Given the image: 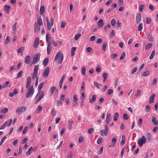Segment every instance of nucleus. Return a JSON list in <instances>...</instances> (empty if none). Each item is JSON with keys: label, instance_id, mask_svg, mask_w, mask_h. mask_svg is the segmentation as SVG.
I'll use <instances>...</instances> for the list:
<instances>
[{"label": "nucleus", "instance_id": "nucleus-45", "mask_svg": "<svg viewBox=\"0 0 158 158\" xmlns=\"http://www.w3.org/2000/svg\"><path fill=\"white\" fill-rule=\"evenodd\" d=\"M8 111V109L7 108H4L2 110H1V113H7Z\"/></svg>", "mask_w": 158, "mask_h": 158}, {"label": "nucleus", "instance_id": "nucleus-15", "mask_svg": "<svg viewBox=\"0 0 158 158\" xmlns=\"http://www.w3.org/2000/svg\"><path fill=\"white\" fill-rule=\"evenodd\" d=\"M31 60V57L29 55H27L26 56L25 59V62L27 64H29L30 63Z\"/></svg>", "mask_w": 158, "mask_h": 158}, {"label": "nucleus", "instance_id": "nucleus-22", "mask_svg": "<svg viewBox=\"0 0 158 158\" xmlns=\"http://www.w3.org/2000/svg\"><path fill=\"white\" fill-rule=\"evenodd\" d=\"M44 10L45 7L44 6H41L40 10V14H41V15L43 14L44 13Z\"/></svg>", "mask_w": 158, "mask_h": 158}, {"label": "nucleus", "instance_id": "nucleus-32", "mask_svg": "<svg viewBox=\"0 0 158 158\" xmlns=\"http://www.w3.org/2000/svg\"><path fill=\"white\" fill-rule=\"evenodd\" d=\"M119 114L118 113L116 112L114 114V120L115 121H117L118 118V117Z\"/></svg>", "mask_w": 158, "mask_h": 158}, {"label": "nucleus", "instance_id": "nucleus-6", "mask_svg": "<svg viewBox=\"0 0 158 158\" xmlns=\"http://www.w3.org/2000/svg\"><path fill=\"white\" fill-rule=\"evenodd\" d=\"M104 130H101L100 132L102 136L106 135L108 133V125H106L104 127Z\"/></svg>", "mask_w": 158, "mask_h": 158}, {"label": "nucleus", "instance_id": "nucleus-64", "mask_svg": "<svg viewBox=\"0 0 158 158\" xmlns=\"http://www.w3.org/2000/svg\"><path fill=\"white\" fill-rule=\"evenodd\" d=\"M65 24L66 23L64 22H62L61 24L60 27L62 28H64L65 27Z\"/></svg>", "mask_w": 158, "mask_h": 158}, {"label": "nucleus", "instance_id": "nucleus-9", "mask_svg": "<svg viewBox=\"0 0 158 158\" xmlns=\"http://www.w3.org/2000/svg\"><path fill=\"white\" fill-rule=\"evenodd\" d=\"M47 44L48 47L47 48V52L48 55L49 54L52 50L51 43H50L47 40Z\"/></svg>", "mask_w": 158, "mask_h": 158}, {"label": "nucleus", "instance_id": "nucleus-36", "mask_svg": "<svg viewBox=\"0 0 158 158\" xmlns=\"http://www.w3.org/2000/svg\"><path fill=\"white\" fill-rule=\"evenodd\" d=\"M17 25V22L15 23H14V25L12 27V30L13 31H14L15 32L16 30V27Z\"/></svg>", "mask_w": 158, "mask_h": 158}, {"label": "nucleus", "instance_id": "nucleus-20", "mask_svg": "<svg viewBox=\"0 0 158 158\" xmlns=\"http://www.w3.org/2000/svg\"><path fill=\"white\" fill-rule=\"evenodd\" d=\"M152 121L155 125H157L158 124V122L157 121L156 118L155 117H152Z\"/></svg>", "mask_w": 158, "mask_h": 158}, {"label": "nucleus", "instance_id": "nucleus-35", "mask_svg": "<svg viewBox=\"0 0 158 158\" xmlns=\"http://www.w3.org/2000/svg\"><path fill=\"white\" fill-rule=\"evenodd\" d=\"M152 21L151 19L149 17H147L146 18V23L147 24H149L151 23Z\"/></svg>", "mask_w": 158, "mask_h": 158}, {"label": "nucleus", "instance_id": "nucleus-26", "mask_svg": "<svg viewBox=\"0 0 158 158\" xmlns=\"http://www.w3.org/2000/svg\"><path fill=\"white\" fill-rule=\"evenodd\" d=\"M48 58H46L43 61V64L44 66H46L48 62Z\"/></svg>", "mask_w": 158, "mask_h": 158}, {"label": "nucleus", "instance_id": "nucleus-3", "mask_svg": "<svg viewBox=\"0 0 158 158\" xmlns=\"http://www.w3.org/2000/svg\"><path fill=\"white\" fill-rule=\"evenodd\" d=\"M45 19L47 22V28L48 30L50 31L51 29V27L53 26V19L52 17L50 19V22L49 21V19L48 17H46Z\"/></svg>", "mask_w": 158, "mask_h": 158}, {"label": "nucleus", "instance_id": "nucleus-11", "mask_svg": "<svg viewBox=\"0 0 158 158\" xmlns=\"http://www.w3.org/2000/svg\"><path fill=\"white\" fill-rule=\"evenodd\" d=\"M44 92L43 91H40L36 95V97L38 96H39L38 98L41 100L44 97Z\"/></svg>", "mask_w": 158, "mask_h": 158}, {"label": "nucleus", "instance_id": "nucleus-55", "mask_svg": "<svg viewBox=\"0 0 158 158\" xmlns=\"http://www.w3.org/2000/svg\"><path fill=\"white\" fill-rule=\"evenodd\" d=\"M9 82L8 81H6L3 85L2 86L3 88H5L8 85Z\"/></svg>", "mask_w": 158, "mask_h": 158}, {"label": "nucleus", "instance_id": "nucleus-23", "mask_svg": "<svg viewBox=\"0 0 158 158\" xmlns=\"http://www.w3.org/2000/svg\"><path fill=\"white\" fill-rule=\"evenodd\" d=\"M122 140L121 142V145H123L125 143V137L124 135H123L122 137Z\"/></svg>", "mask_w": 158, "mask_h": 158}, {"label": "nucleus", "instance_id": "nucleus-17", "mask_svg": "<svg viewBox=\"0 0 158 158\" xmlns=\"http://www.w3.org/2000/svg\"><path fill=\"white\" fill-rule=\"evenodd\" d=\"M116 139L115 138H113L111 140L112 142V144L110 145L109 147H114L115 145V144L116 143Z\"/></svg>", "mask_w": 158, "mask_h": 158}, {"label": "nucleus", "instance_id": "nucleus-10", "mask_svg": "<svg viewBox=\"0 0 158 158\" xmlns=\"http://www.w3.org/2000/svg\"><path fill=\"white\" fill-rule=\"evenodd\" d=\"M49 72V67H46L44 70L43 74V77H47Z\"/></svg>", "mask_w": 158, "mask_h": 158}, {"label": "nucleus", "instance_id": "nucleus-27", "mask_svg": "<svg viewBox=\"0 0 158 158\" xmlns=\"http://www.w3.org/2000/svg\"><path fill=\"white\" fill-rule=\"evenodd\" d=\"M40 26L38 25H35V29L34 31L35 32H37L40 30Z\"/></svg>", "mask_w": 158, "mask_h": 158}, {"label": "nucleus", "instance_id": "nucleus-28", "mask_svg": "<svg viewBox=\"0 0 158 158\" xmlns=\"http://www.w3.org/2000/svg\"><path fill=\"white\" fill-rule=\"evenodd\" d=\"M32 147H31L28 150V151L26 152V155L29 156L31 154V151L32 150Z\"/></svg>", "mask_w": 158, "mask_h": 158}, {"label": "nucleus", "instance_id": "nucleus-13", "mask_svg": "<svg viewBox=\"0 0 158 158\" xmlns=\"http://www.w3.org/2000/svg\"><path fill=\"white\" fill-rule=\"evenodd\" d=\"M141 16L140 13H138L137 15L136 18V22L138 24L141 21Z\"/></svg>", "mask_w": 158, "mask_h": 158}, {"label": "nucleus", "instance_id": "nucleus-41", "mask_svg": "<svg viewBox=\"0 0 158 158\" xmlns=\"http://www.w3.org/2000/svg\"><path fill=\"white\" fill-rule=\"evenodd\" d=\"M86 70V68L85 67H83L82 68L81 73L82 75H85V73Z\"/></svg>", "mask_w": 158, "mask_h": 158}, {"label": "nucleus", "instance_id": "nucleus-30", "mask_svg": "<svg viewBox=\"0 0 158 158\" xmlns=\"http://www.w3.org/2000/svg\"><path fill=\"white\" fill-rule=\"evenodd\" d=\"M102 77L104 78L103 82L105 81L107 78V74L106 73H104L102 74Z\"/></svg>", "mask_w": 158, "mask_h": 158}, {"label": "nucleus", "instance_id": "nucleus-49", "mask_svg": "<svg viewBox=\"0 0 158 158\" xmlns=\"http://www.w3.org/2000/svg\"><path fill=\"white\" fill-rule=\"evenodd\" d=\"M116 23V20L114 19H113L111 21L110 24L112 26H114Z\"/></svg>", "mask_w": 158, "mask_h": 158}, {"label": "nucleus", "instance_id": "nucleus-4", "mask_svg": "<svg viewBox=\"0 0 158 158\" xmlns=\"http://www.w3.org/2000/svg\"><path fill=\"white\" fill-rule=\"evenodd\" d=\"M146 139L144 136L142 137L141 138L138 139L137 141V143L140 147H142L143 144L146 143Z\"/></svg>", "mask_w": 158, "mask_h": 158}, {"label": "nucleus", "instance_id": "nucleus-34", "mask_svg": "<svg viewBox=\"0 0 158 158\" xmlns=\"http://www.w3.org/2000/svg\"><path fill=\"white\" fill-rule=\"evenodd\" d=\"M44 85V82H41L38 86V90L40 91Z\"/></svg>", "mask_w": 158, "mask_h": 158}, {"label": "nucleus", "instance_id": "nucleus-44", "mask_svg": "<svg viewBox=\"0 0 158 158\" xmlns=\"http://www.w3.org/2000/svg\"><path fill=\"white\" fill-rule=\"evenodd\" d=\"M56 88L54 86H52V87H51L50 89V92L51 93V94H53V92H54V91L55 89Z\"/></svg>", "mask_w": 158, "mask_h": 158}, {"label": "nucleus", "instance_id": "nucleus-38", "mask_svg": "<svg viewBox=\"0 0 158 158\" xmlns=\"http://www.w3.org/2000/svg\"><path fill=\"white\" fill-rule=\"evenodd\" d=\"M81 34H77L75 35L74 37L75 40H77L81 37Z\"/></svg>", "mask_w": 158, "mask_h": 158}, {"label": "nucleus", "instance_id": "nucleus-1", "mask_svg": "<svg viewBox=\"0 0 158 158\" xmlns=\"http://www.w3.org/2000/svg\"><path fill=\"white\" fill-rule=\"evenodd\" d=\"M31 77L30 76H28L27 78L26 85V87L28 89L26 95V97L27 98H28L30 97H31L34 92L33 85L31 86Z\"/></svg>", "mask_w": 158, "mask_h": 158}, {"label": "nucleus", "instance_id": "nucleus-48", "mask_svg": "<svg viewBox=\"0 0 158 158\" xmlns=\"http://www.w3.org/2000/svg\"><path fill=\"white\" fill-rule=\"evenodd\" d=\"M7 124V121H6L3 125H2L0 127V130L4 129Z\"/></svg>", "mask_w": 158, "mask_h": 158}, {"label": "nucleus", "instance_id": "nucleus-59", "mask_svg": "<svg viewBox=\"0 0 158 158\" xmlns=\"http://www.w3.org/2000/svg\"><path fill=\"white\" fill-rule=\"evenodd\" d=\"M73 101L75 102H77V98L76 95H74L73 97Z\"/></svg>", "mask_w": 158, "mask_h": 158}, {"label": "nucleus", "instance_id": "nucleus-33", "mask_svg": "<svg viewBox=\"0 0 158 158\" xmlns=\"http://www.w3.org/2000/svg\"><path fill=\"white\" fill-rule=\"evenodd\" d=\"M10 42V37L9 36H7L6 37V39L5 40V44H8Z\"/></svg>", "mask_w": 158, "mask_h": 158}, {"label": "nucleus", "instance_id": "nucleus-56", "mask_svg": "<svg viewBox=\"0 0 158 158\" xmlns=\"http://www.w3.org/2000/svg\"><path fill=\"white\" fill-rule=\"evenodd\" d=\"M94 131V129L93 128L89 129L88 130V132L89 134H91L93 133Z\"/></svg>", "mask_w": 158, "mask_h": 158}, {"label": "nucleus", "instance_id": "nucleus-63", "mask_svg": "<svg viewBox=\"0 0 158 158\" xmlns=\"http://www.w3.org/2000/svg\"><path fill=\"white\" fill-rule=\"evenodd\" d=\"M28 129V128L27 126L26 127L24 130L23 131V133L24 134H25L27 131Z\"/></svg>", "mask_w": 158, "mask_h": 158}, {"label": "nucleus", "instance_id": "nucleus-8", "mask_svg": "<svg viewBox=\"0 0 158 158\" xmlns=\"http://www.w3.org/2000/svg\"><path fill=\"white\" fill-rule=\"evenodd\" d=\"M39 67L38 65L35 66L32 76V79H35L37 77Z\"/></svg>", "mask_w": 158, "mask_h": 158}, {"label": "nucleus", "instance_id": "nucleus-54", "mask_svg": "<svg viewBox=\"0 0 158 158\" xmlns=\"http://www.w3.org/2000/svg\"><path fill=\"white\" fill-rule=\"evenodd\" d=\"M141 94V91L140 90H138L137 92L135 95V96L137 97L140 96Z\"/></svg>", "mask_w": 158, "mask_h": 158}, {"label": "nucleus", "instance_id": "nucleus-24", "mask_svg": "<svg viewBox=\"0 0 158 158\" xmlns=\"http://www.w3.org/2000/svg\"><path fill=\"white\" fill-rule=\"evenodd\" d=\"M149 73V71L148 70H146L143 73L142 76L144 77H146L148 76Z\"/></svg>", "mask_w": 158, "mask_h": 158}, {"label": "nucleus", "instance_id": "nucleus-46", "mask_svg": "<svg viewBox=\"0 0 158 158\" xmlns=\"http://www.w3.org/2000/svg\"><path fill=\"white\" fill-rule=\"evenodd\" d=\"M150 106L148 105L146 106L145 109V111L146 112H148L150 111Z\"/></svg>", "mask_w": 158, "mask_h": 158}, {"label": "nucleus", "instance_id": "nucleus-14", "mask_svg": "<svg viewBox=\"0 0 158 158\" xmlns=\"http://www.w3.org/2000/svg\"><path fill=\"white\" fill-rule=\"evenodd\" d=\"M155 97V94H152L149 98V103L150 104L152 103L154 101V99Z\"/></svg>", "mask_w": 158, "mask_h": 158}, {"label": "nucleus", "instance_id": "nucleus-39", "mask_svg": "<svg viewBox=\"0 0 158 158\" xmlns=\"http://www.w3.org/2000/svg\"><path fill=\"white\" fill-rule=\"evenodd\" d=\"M123 119L125 120H127L129 118L128 115L126 114H123Z\"/></svg>", "mask_w": 158, "mask_h": 158}, {"label": "nucleus", "instance_id": "nucleus-53", "mask_svg": "<svg viewBox=\"0 0 158 158\" xmlns=\"http://www.w3.org/2000/svg\"><path fill=\"white\" fill-rule=\"evenodd\" d=\"M146 135L147 136V140H148L149 141L150 139H151V134L150 133H148Z\"/></svg>", "mask_w": 158, "mask_h": 158}, {"label": "nucleus", "instance_id": "nucleus-16", "mask_svg": "<svg viewBox=\"0 0 158 158\" xmlns=\"http://www.w3.org/2000/svg\"><path fill=\"white\" fill-rule=\"evenodd\" d=\"M52 39V37L50 35V34L49 33H47L46 35V41L47 42V40L48 41L50 42V43H51V41L50 40Z\"/></svg>", "mask_w": 158, "mask_h": 158}, {"label": "nucleus", "instance_id": "nucleus-40", "mask_svg": "<svg viewBox=\"0 0 158 158\" xmlns=\"http://www.w3.org/2000/svg\"><path fill=\"white\" fill-rule=\"evenodd\" d=\"M94 86H96L98 89H100V86H102V85L99 84L98 82H94Z\"/></svg>", "mask_w": 158, "mask_h": 158}, {"label": "nucleus", "instance_id": "nucleus-51", "mask_svg": "<svg viewBox=\"0 0 158 158\" xmlns=\"http://www.w3.org/2000/svg\"><path fill=\"white\" fill-rule=\"evenodd\" d=\"M56 112L55 110L54 109H52L51 110V114L52 115L54 116H55L56 114Z\"/></svg>", "mask_w": 158, "mask_h": 158}, {"label": "nucleus", "instance_id": "nucleus-31", "mask_svg": "<svg viewBox=\"0 0 158 158\" xmlns=\"http://www.w3.org/2000/svg\"><path fill=\"white\" fill-rule=\"evenodd\" d=\"M155 51L154 50H153L152 51V52L151 54V55L149 57V59L150 60H152L153 59V58L154 57V56L155 55Z\"/></svg>", "mask_w": 158, "mask_h": 158}, {"label": "nucleus", "instance_id": "nucleus-21", "mask_svg": "<svg viewBox=\"0 0 158 158\" xmlns=\"http://www.w3.org/2000/svg\"><path fill=\"white\" fill-rule=\"evenodd\" d=\"M4 8L7 13H9L10 6H9L6 5L4 6Z\"/></svg>", "mask_w": 158, "mask_h": 158}, {"label": "nucleus", "instance_id": "nucleus-52", "mask_svg": "<svg viewBox=\"0 0 158 158\" xmlns=\"http://www.w3.org/2000/svg\"><path fill=\"white\" fill-rule=\"evenodd\" d=\"M125 56H126L125 53L124 52L122 54L121 56H120V60H123L125 58Z\"/></svg>", "mask_w": 158, "mask_h": 158}, {"label": "nucleus", "instance_id": "nucleus-19", "mask_svg": "<svg viewBox=\"0 0 158 158\" xmlns=\"http://www.w3.org/2000/svg\"><path fill=\"white\" fill-rule=\"evenodd\" d=\"M73 123V121H70V120H69L68 123V127L69 130H71L72 127V124Z\"/></svg>", "mask_w": 158, "mask_h": 158}, {"label": "nucleus", "instance_id": "nucleus-29", "mask_svg": "<svg viewBox=\"0 0 158 158\" xmlns=\"http://www.w3.org/2000/svg\"><path fill=\"white\" fill-rule=\"evenodd\" d=\"M107 45V43L104 42L103 43L102 45V49L104 51H105L106 50V48Z\"/></svg>", "mask_w": 158, "mask_h": 158}, {"label": "nucleus", "instance_id": "nucleus-7", "mask_svg": "<svg viewBox=\"0 0 158 158\" xmlns=\"http://www.w3.org/2000/svg\"><path fill=\"white\" fill-rule=\"evenodd\" d=\"M40 55L39 53L35 54L33 58L32 64H35L36 63L40 61Z\"/></svg>", "mask_w": 158, "mask_h": 158}, {"label": "nucleus", "instance_id": "nucleus-58", "mask_svg": "<svg viewBox=\"0 0 158 158\" xmlns=\"http://www.w3.org/2000/svg\"><path fill=\"white\" fill-rule=\"evenodd\" d=\"M42 107L40 106H39L38 108L37 109V113H39L40 111H41L42 110Z\"/></svg>", "mask_w": 158, "mask_h": 158}, {"label": "nucleus", "instance_id": "nucleus-47", "mask_svg": "<svg viewBox=\"0 0 158 158\" xmlns=\"http://www.w3.org/2000/svg\"><path fill=\"white\" fill-rule=\"evenodd\" d=\"M23 71H20L17 74V76L16 77L17 78H19L20 77H21L22 75Z\"/></svg>", "mask_w": 158, "mask_h": 158}, {"label": "nucleus", "instance_id": "nucleus-5", "mask_svg": "<svg viewBox=\"0 0 158 158\" xmlns=\"http://www.w3.org/2000/svg\"><path fill=\"white\" fill-rule=\"evenodd\" d=\"M27 110V108L25 106H22L20 108H17L16 112V113H18L19 115H20L23 113L25 112Z\"/></svg>", "mask_w": 158, "mask_h": 158}, {"label": "nucleus", "instance_id": "nucleus-37", "mask_svg": "<svg viewBox=\"0 0 158 158\" xmlns=\"http://www.w3.org/2000/svg\"><path fill=\"white\" fill-rule=\"evenodd\" d=\"M24 47H20L17 51V52L18 53L21 52L24 50Z\"/></svg>", "mask_w": 158, "mask_h": 158}, {"label": "nucleus", "instance_id": "nucleus-57", "mask_svg": "<svg viewBox=\"0 0 158 158\" xmlns=\"http://www.w3.org/2000/svg\"><path fill=\"white\" fill-rule=\"evenodd\" d=\"M101 66L100 65H98V67L96 69V71L98 73H99L101 71Z\"/></svg>", "mask_w": 158, "mask_h": 158}, {"label": "nucleus", "instance_id": "nucleus-25", "mask_svg": "<svg viewBox=\"0 0 158 158\" xmlns=\"http://www.w3.org/2000/svg\"><path fill=\"white\" fill-rule=\"evenodd\" d=\"M38 25L42 26L43 25L42 19L41 17H39L38 20Z\"/></svg>", "mask_w": 158, "mask_h": 158}, {"label": "nucleus", "instance_id": "nucleus-42", "mask_svg": "<svg viewBox=\"0 0 158 158\" xmlns=\"http://www.w3.org/2000/svg\"><path fill=\"white\" fill-rule=\"evenodd\" d=\"M143 26L142 23H140L139 24L138 30L139 31H141L143 29Z\"/></svg>", "mask_w": 158, "mask_h": 158}, {"label": "nucleus", "instance_id": "nucleus-43", "mask_svg": "<svg viewBox=\"0 0 158 158\" xmlns=\"http://www.w3.org/2000/svg\"><path fill=\"white\" fill-rule=\"evenodd\" d=\"M152 46V44L151 43L148 44L145 46V48L146 50L148 49L151 48Z\"/></svg>", "mask_w": 158, "mask_h": 158}, {"label": "nucleus", "instance_id": "nucleus-12", "mask_svg": "<svg viewBox=\"0 0 158 158\" xmlns=\"http://www.w3.org/2000/svg\"><path fill=\"white\" fill-rule=\"evenodd\" d=\"M104 24V21L102 19H100L97 22V25L99 27H102Z\"/></svg>", "mask_w": 158, "mask_h": 158}, {"label": "nucleus", "instance_id": "nucleus-62", "mask_svg": "<svg viewBox=\"0 0 158 158\" xmlns=\"http://www.w3.org/2000/svg\"><path fill=\"white\" fill-rule=\"evenodd\" d=\"M62 104V102L59 101L57 100L56 101V106L57 107L61 105Z\"/></svg>", "mask_w": 158, "mask_h": 158}, {"label": "nucleus", "instance_id": "nucleus-18", "mask_svg": "<svg viewBox=\"0 0 158 158\" xmlns=\"http://www.w3.org/2000/svg\"><path fill=\"white\" fill-rule=\"evenodd\" d=\"M39 38H37L35 39L34 45V48H36L39 45Z\"/></svg>", "mask_w": 158, "mask_h": 158}, {"label": "nucleus", "instance_id": "nucleus-60", "mask_svg": "<svg viewBox=\"0 0 158 158\" xmlns=\"http://www.w3.org/2000/svg\"><path fill=\"white\" fill-rule=\"evenodd\" d=\"M103 147H101L99 150L98 152V153L99 154H102L103 152Z\"/></svg>", "mask_w": 158, "mask_h": 158}, {"label": "nucleus", "instance_id": "nucleus-50", "mask_svg": "<svg viewBox=\"0 0 158 158\" xmlns=\"http://www.w3.org/2000/svg\"><path fill=\"white\" fill-rule=\"evenodd\" d=\"M144 5L143 4H141L140 5L139 7V10L140 12H142V11L144 9Z\"/></svg>", "mask_w": 158, "mask_h": 158}, {"label": "nucleus", "instance_id": "nucleus-2", "mask_svg": "<svg viewBox=\"0 0 158 158\" xmlns=\"http://www.w3.org/2000/svg\"><path fill=\"white\" fill-rule=\"evenodd\" d=\"M58 58H59L58 60L59 64H60L62 63L64 59L63 54L61 53L60 51H59L57 52L54 58V60L55 61H56Z\"/></svg>", "mask_w": 158, "mask_h": 158}, {"label": "nucleus", "instance_id": "nucleus-61", "mask_svg": "<svg viewBox=\"0 0 158 158\" xmlns=\"http://www.w3.org/2000/svg\"><path fill=\"white\" fill-rule=\"evenodd\" d=\"M92 50V49L90 47H88L86 48V51L88 52H91Z\"/></svg>", "mask_w": 158, "mask_h": 158}]
</instances>
